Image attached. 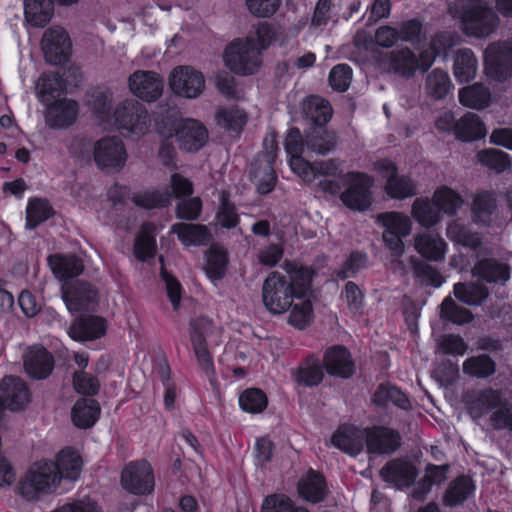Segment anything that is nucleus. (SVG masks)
Segmentation results:
<instances>
[{
    "label": "nucleus",
    "mask_w": 512,
    "mask_h": 512,
    "mask_svg": "<svg viewBox=\"0 0 512 512\" xmlns=\"http://www.w3.org/2000/svg\"><path fill=\"white\" fill-rule=\"evenodd\" d=\"M54 462H35L21 477L16 493L26 501H37L42 496L52 494L61 483V476Z\"/></svg>",
    "instance_id": "1"
},
{
    "label": "nucleus",
    "mask_w": 512,
    "mask_h": 512,
    "mask_svg": "<svg viewBox=\"0 0 512 512\" xmlns=\"http://www.w3.org/2000/svg\"><path fill=\"white\" fill-rule=\"evenodd\" d=\"M462 32L469 37L485 38L498 27L500 19L489 6L475 3L462 5L458 12Z\"/></svg>",
    "instance_id": "2"
},
{
    "label": "nucleus",
    "mask_w": 512,
    "mask_h": 512,
    "mask_svg": "<svg viewBox=\"0 0 512 512\" xmlns=\"http://www.w3.org/2000/svg\"><path fill=\"white\" fill-rule=\"evenodd\" d=\"M262 299L265 307L273 314L288 311L294 299H298L296 291L288 283V279L280 272L268 274L262 287Z\"/></svg>",
    "instance_id": "3"
},
{
    "label": "nucleus",
    "mask_w": 512,
    "mask_h": 512,
    "mask_svg": "<svg viewBox=\"0 0 512 512\" xmlns=\"http://www.w3.org/2000/svg\"><path fill=\"white\" fill-rule=\"evenodd\" d=\"M345 178L346 189L339 196L342 204L351 211L368 210L373 202V177L365 172L352 171L348 172Z\"/></svg>",
    "instance_id": "4"
},
{
    "label": "nucleus",
    "mask_w": 512,
    "mask_h": 512,
    "mask_svg": "<svg viewBox=\"0 0 512 512\" xmlns=\"http://www.w3.org/2000/svg\"><path fill=\"white\" fill-rule=\"evenodd\" d=\"M224 62L232 72L238 75L246 76L257 72L261 62L254 40L251 38L233 40L225 48Z\"/></svg>",
    "instance_id": "5"
},
{
    "label": "nucleus",
    "mask_w": 512,
    "mask_h": 512,
    "mask_svg": "<svg viewBox=\"0 0 512 512\" xmlns=\"http://www.w3.org/2000/svg\"><path fill=\"white\" fill-rule=\"evenodd\" d=\"M117 129L124 135H144L149 128L150 118L144 106L135 99H126L114 110Z\"/></svg>",
    "instance_id": "6"
},
{
    "label": "nucleus",
    "mask_w": 512,
    "mask_h": 512,
    "mask_svg": "<svg viewBox=\"0 0 512 512\" xmlns=\"http://www.w3.org/2000/svg\"><path fill=\"white\" fill-rule=\"evenodd\" d=\"M377 221L383 226V241L392 252L391 256H402L404 253L403 239L412 229L410 218L402 212L389 211L378 214Z\"/></svg>",
    "instance_id": "7"
},
{
    "label": "nucleus",
    "mask_w": 512,
    "mask_h": 512,
    "mask_svg": "<svg viewBox=\"0 0 512 512\" xmlns=\"http://www.w3.org/2000/svg\"><path fill=\"white\" fill-rule=\"evenodd\" d=\"M364 445L370 455H392L402 445L400 432L386 425H372L363 428Z\"/></svg>",
    "instance_id": "8"
},
{
    "label": "nucleus",
    "mask_w": 512,
    "mask_h": 512,
    "mask_svg": "<svg viewBox=\"0 0 512 512\" xmlns=\"http://www.w3.org/2000/svg\"><path fill=\"white\" fill-rule=\"evenodd\" d=\"M486 75L498 82L512 77V46L507 42H494L484 52Z\"/></svg>",
    "instance_id": "9"
},
{
    "label": "nucleus",
    "mask_w": 512,
    "mask_h": 512,
    "mask_svg": "<svg viewBox=\"0 0 512 512\" xmlns=\"http://www.w3.org/2000/svg\"><path fill=\"white\" fill-rule=\"evenodd\" d=\"M62 299L71 313L94 310L99 302V291L86 281L65 282L61 288Z\"/></svg>",
    "instance_id": "10"
},
{
    "label": "nucleus",
    "mask_w": 512,
    "mask_h": 512,
    "mask_svg": "<svg viewBox=\"0 0 512 512\" xmlns=\"http://www.w3.org/2000/svg\"><path fill=\"white\" fill-rule=\"evenodd\" d=\"M175 138L180 150L197 153L207 144L209 133L199 120L183 118L176 124Z\"/></svg>",
    "instance_id": "11"
},
{
    "label": "nucleus",
    "mask_w": 512,
    "mask_h": 512,
    "mask_svg": "<svg viewBox=\"0 0 512 512\" xmlns=\"http://www.w3.org/2000/svg\"><path fill=\"white\" fill-rule=\"evenodd\" d=\"M41 47L45 60L52 65L66 62L70 56L72 44L67 32L60 26H52L45 30Z\"/></svg>",
    "instance_id": "12"
},
{
    "label": "nucleus",
    "mask_w": 512,
    "mask_h": 512,
    "mask_svg": "<svg viewBox=\"0 0 512 512\" xmlns=\"http://www.w3.org/2000/svg\"><path fill=\"white\" fill-rule=\"evenodd\" d=\"M418 474L416 465L406 457L391 459L380 470L382 480L397 489L414 486Z\"/></svg>",
    "instance_id": "13"
},
{
    "label": "nucleus",
    "mask_w": 512,
    "mask_h": 512,
    "mask_svg": "<svg viewBox=\"0 0 512 512\" xmlns=\"http://www.w3.org/2000/svg\"><path fill=\"white\" fill-rule=\"evenodd\" d=\"M123 488L136 495L150 493L154 488V475L147 461L129 463L121 474Z\"/></svg>",
    "instance_id": "14"
},
{
    "label": "nucleus",
    "mask_w": 512,
    "mask_h": 512,
    "mask_svg": "<svg viewBox=\"0 0 512 512\" xmlns=\"http://www.w3.org/2000/svg\"><path fill=\"white\" fill-rule=\"evenodd\" d=\"M169 85L178 96L196 98L205 88V79L200 71L190 66H179L172 71Z\"/></svg>",
    "instance_id": "15"
},
{
    "label": "nucleus",
    "mask_w": 512,
    "mask_h": 512,
    "mask_svg": "<svg viewBox=\"0 0 512 512\" xmlns=\"http://www.w3.org/2000/svg\"><path fill=\"white\" fill-rule=\"evenodd\" d=\"M94 161L104 169H121L126 163V151L123 142L117 137H104L94 144Z\"/></svg>",
    "instance_id": "16"
},
{
    "label": "nucleus",
    "mask_w": 512,
    "mask_h": 512,
    "mask_svg": "<svg viewBox=\"0 0 512 512\" xmlns=\"http://www.w3.org/2000/svg\"><path fill=\"white\" fill-rule=\"evenodd\" d=\"M322 365L332 377L349 379L356 372L352 354L344 345H332L323 354Z\"/></svg>",
    "instance_id": "17"
},
{
    "label": "nucleus",
    "mask_w": 512,
    "mask_h": 512,
    "mask_svg": "<svg viewBox=\"0 0 512 512\" xmlns=\"http://www.w3.org/2000/svg\"><path fill=\"white\" fill-rule=\"evenodd\" d=\"M463 401L472 416L482 417L504 404V396L501 390L487 387L466 391L463 395Z\"/></svg>",
    "instance_id": "18"
},
{
    "label": "nucleus",
    "mask_w": 512,
    "mask_h": 512,
    "mask_svg": "<svg viewBox=\"0 0 512 512\" xmlns=\"http://www.w3.org/2000/svg\"><path fill=\"white\" fill-rule=\"evenodd\" d=\"M207 321L203 318L194 319L190 322V341L201 370L207 375L215 374L213 357L208 349L206 333Z\"/></svg>",
    "instance_id": "19"
},
{
    "label": "nucleus",
    "mask_w": 512,
    "mask_h": 512,
    "mask_svg": "<svg viewBox=\"0 0 512 512\" xmlns=\"http://www.w3.org/2000/svg\"><path fill=\"white\" fill-rule=\"evenodd\" d=\"M296 489L299 497L311 504L322 503L329 495V488L325 476L313 468H309L306 473L301 476L297 482Z\"/></svg>",
    "instance_id": "20"
},
{
    "label": "nucleus",
    "mask_w": 512,
    "mask_h": 512,
    "mask_svg": "<svg viewBox=\"0 0 512 512\" xmlns=\"http://www.w3.org/2000/svg\"><path fill=\"white\" fill-rule=\"evenodd\" d=\"M291 378L299 387L313 388L319 386L324 379L322 361L316 353H310L292 369Z\"/></svg>",
    "instance_id": "21"
},
{
    "label": "nucleus",
    "mask_w": 512,
    "mask_h": 512,
    "mask_svg": "<svg viewBox=\"0 0 512 512\" xmlns=\"http://www.w3.org/2000/svg\"><path fill=\"white\" fill-rule=\"evenodd\" d=\"M0 401L6 409L18 411L30 402V392L23 380L15 376H7L0 382Z\"/></svg>",
    "instance_id": "22"
},
{
    "label": "nucleus",
    "mask_w": 512,
    "mask_h": 512,
    "mask_svg": "<svg viewBox=\"0 0 512 512\" xmlns=\"http://www.w3.org/2000/svg\"><path fill=\"white\" fill-rule=\"evenodd\" d=\"M276 151L277 143L275 140H272L271 150L267 151L264 155V163L258 167H253L251 171V179L255 183L257 192L260 195L271 193L278 181L275 171Z\"/></svg>",
    "instance_id": "23"
},
{
    "label": "nucleus",
    "mask_w": 512,
    "mask_h": 512,
    "mask_svg": "<svg viewBox=\"0 0 512 512\" xmlns=\"http://www.w3.org/2000/svg\"><path fill=\"white\" fill-rule=\"evenodd\" d=\"M475 492L476 484L472 477L460 474L448 483L442 496V504L447 508L462 506L475 496Z\"/></svg>",
    "instance_id": "24"
},
{
    "label": "nucleus",
    "mask_w": 512,
    "mask_h": 512,
    "mask_svg": "<svg viewBox=\"0 0 512 512\" xmlns=\"http://www.w3.org/2000/svg\"><path fill=\"white\" fill-rule=\"evenodd\" d=\"M130 91L146 102H154L160 97V80L156 72L137 70L128 78Z\"/></svg>",
    "instance_id": "25"
},
{
    "label": "nucleus",
    "mask_w": 512,
    "mask_h": 512,
    "mask_svg": "<svg viewBox=\"0 0 512 512\" xmlns=\"http://www.w3.org/2000/svg\"><path fill=\"white\" fill-rule=\"evenodd\" d=\"M23 363L26 372L35 379L47 378L54 368L53 356L39 345L26 349L23 354Z\"/></svg>",
    "instance_id": "26"
},
{
    "label": "nucleus",
    "mask_w": 512,
    "mask_h": 512,
    "mask_svg": "<svg viewBox=\"0 0 512 512\" xmlns=\"http://www.w3.org/2000/svg\"><path fill=\"white\" fill-rule=\"evenodd\" d=\"M330 443L333 447L351 457H357L364 449L360 430L352 424L339 425L332 433Z\"/></svg>",
    "instance_id": "27"
},
{
    "label": "nucleus",
    "mask_w": 512,
    "mask_h": 512,
    "mask_svg": "<svg viewBox=\"0 0 512 512\" xmlns=\"http://www.w3.org/2000/svg\"><path fill=\"white\" fill-rule=\"evenodd\" d=\"M47 105L45 121L50 128H66L75 122L79 111L76 101L61 99Z\"/></svg>",
    "instance_id": "28"
},
{
    "label": "nucleus",
    "mask_w": 512,
    "mask_h": 512,
    "mask_svg": "<svg viewBox=\"0 0 512 512\" xmlns=\"http://www.w3.org/2000/svg\"><path fill=\"white\" fill-rule=\"evenodd\" d=\"M171 233L187 247L208 246L213 240V234L205 224L177 222L171 226Z\"/></svg>",
    "instance_id": "29"
},
{
    "label": "nucleus",
    "mask_w": 512,
    "mask_h": 512,
    "mask_svg": "<svg viewBox=\"0 0 512 512\" xmlns=\"http://www.w3.org/2000/svg\"><path fill=\"white\" fill-rule=\"evenodd\" d=\"M303 117L311 127H326L333 110L330 102L318 95L308 96L302 103Z\"/></svg>",
    "instance_id": "30"
},
{
    "label": "nucleus",
    "mask_w": 512,
    "mask_h": 512,
    "mask_svg": "<svg viewBox=\"0 0 512 512\" xmlns=\"http://www.w3.org/2000/svg\"><path fill=\"white\" fill-rule=\"evenodd\" d=\"M106 332L104 318L94 315L76 319L69 328V336L76 341H90L102 337Z\"/></svg>",
    "instance_id": "31"
},
{
    "label": "nucleus",
    "mask_w": 512,
    "mask_h": 512,
    "mask_svg": "<svg viewBox=\"0 0 512 512\" xmlns=\"http://www.w3.org/2000/svg\"><path fill=\"white\" fill-rule=\"evenodd\" d=\"M373 405L379 408L387 407L391 402L397 408L408 411L412 408L411 401L406 392L389 382L380 383L371 396Z\"/></svg>",
    "instance_id": "32"
},
{
    "label": "nucleus",
    "mask_w": 512,
    "mask_h": 512,
    "mask_svg": "<svg viewBox=\"0 0 512 512\" xmlns=\"http://www.w3.org/2000/svg\"><path fill=\"white\" fill-rule=\"evenodd\" d=\"M284 269L288 274V283L296 291L298 299H304L311 290L314 271L289 258H285Z\"/></svg>",
    "instance_id": "33"
},
{
    "label": "nucleus",
    "mask_w": 512,
    "mask_h": 512,
    "mask_svg": "<svg viewBox=\"0 0 512 512\" xmlns=\"http://www.w3.org/2000/svg\"><path fill=\"white\" fill-rule=\"evenodd\" d=\"M472 274L487 283H505L510 278V266L495 261L496 258H479Z\"/></svg>",
    "instance_id": "34"
},
{
    "label": "nucleus",
    "mask_w": 512,
    "mask_h": 512,
    "mask_svg": "<svg viewBox=\"0 0 512 512\" xmlns=\"http://www.w3.org/2000/svg\"><path fill=\"white\" fill-rule=\"evenodd\" d=\"M454 134L462 142H472L483 139L487 130L484 122L477 114L467 112L455 122Z\"/></svg>",
    "instance_id": "35"
},
{
    "label": "nucleus",
    "mask_w": 512,
    "mask_h": 512,
    "mask_svg": "<svg viewBox=\"0 0 512 512\" xmlns=\"http://www.w3.org/2000/svg\"><path fill=\"white\" fill-rule=\"evenodd\" d=\"M389 69L399 76L410 78L418 70L417 55L409 48L402 47L387 54Z\"/></svg>",
    "instance_id": "36"
},
{
    "label": "nucleus",
    "mask_w": 512,
    "mask_h": 512,
    "mask_svg": "<svg viewBox=\"0 0 512 512\" xmlns=\"http://www.w3.org/2000/svg\"><path fill=\"white\" fill-rule=\"evenodd\" d=\"M99 403L90 398L79 399L71 411L72 421L78 428L86 429L92 427L100 415Z\"/></svg>",
    "instance_id": "37"
},
{
    "label": "nucleus",
    "mask_w": 512,
    "mask_h": 512,
    "mask_svg": "<svg viewBox=\"0 0 512 512\" xmlns=\"http://www.w3.org/2000/svg\"><path fill=\"white\" fill-rule=\"evenodd\" d=\"M61 480L76 481L81 473L83 461L79 453L71 448L62 449L54 462Z\"/></svg>",
    "instance_id": "38"
},
{
    "label": "nucleus",
    "mask_w": 512,
    "mask_h": 512,
    "mask_svg": "<svg viewBox=\"0 0 512 512\" xmlns=\"http://www.w3.org/2000/svg\"><path fill=\"white\" fill-rule=\"evenodd\" d=\"M477 58L470 48L459 49L454 56L453 73L460 83L470 82L477 72Z\"/></svg>",
    "instance_id": "39"
},
{
    "label": "nucleus",
    "mask_w": 512,
    "mask_h": 512,
    "mask_svg": "<svg viewBox=\"0 0 512 512\" xmlns=\"http://www.w3.org/2000/svg\"><path fill=\"white\" fill-rule=\"evenodd\" d=\"M458 98L463 106L482 110L490 105L491 92L484 84L474 83L461 88L458 93Z\"/></svg>",
    "instance_id": "40"
},
{
    "label": "nucleus",
    "mask_w": 512,
    "mask_h": 512,
    "mask_svg": "<svg viewBox=\"0 0 512 512\" xmlns=\"http://www.w3.org/2000/svg\"><path fill=\"white\" fill-rule=\"evenodd\" d=\"M247 121L246 112L237 106L221 107L215 113L217 126L227 132L240 134Z\"/></svg>",
    "instance_id": "41"
},
{
    "label": "nucleus",
    "mask_w": 512,
    "mask_h": 512,
    "mask_svg": "<svg viewBox=\"0 0 512 512\" xmlns=\"http://www.w3.org/2000/svg\"><path fill=\"white\" fill-rule=\"evenodd\" d=\"M64 90L65 82L56 72H45L36 82V94L44 104L52 102Z\"/></svg>",
    "instance_id": "42"
},
{
    "label": "nucleus",
    "mask_w": 512,
    "mask_h": 512,
    "mask_svg": "<svg viewBox=\"0 0 512 512\" xmlns=\"http://www.w3.org/2000/svg\"><path fill=\"white\" fill-rule=\"evenodd\" d=\"M497 209V197L492 190L478 191L472 202V214L475 222L487 224Z\"/></svg>",
    "instance_id": "43"
},
{
    "label": "nucleus",
    "mask_w": 512,
    "mask_h": 512,
    "mask_svg": "<svg viewBox=\"0 0 512 512\" xmlns=\"http://www.w3.org/2000/svg\"><path fill=\"white\" fill-rule=\"evenodd\" d=\"M53 13V0H24L25 18L32 26H45L51 20Z\"/></svg>",
    "instance_id": "44"
},
{
    "label": "nucleus",
    "mask_w": 512,
    "mask_h": 512,
    "mask_svg": "<svg viewBox=\"0 0 512 512\" xmlns=\"http://www.w3.org/2000/svg\"><path fill=\"white\" fill-rule=\"evenodd\" d=\"M215 225L221 229L232 230L239 226L240 215L236 205L230 200L228 192H222L219 197V205L214 217Z\"/></svg>",
    "instance_id": "45"
},
{
    "label": "nucleus",
    "mask_w": 512,
    "mask_h": 512,
    "mask_svg": "<svg viewBox=\"0 0 512 512\" xmlns=\"http://www.w3.org/2000/svg\"><path fill=\"white\" fill-rule=\"evenodd\" d=\"M336 142L335 133L326 127H311L306 133V148L320 155L328 154L335 148Z\"/></svg>",
    "instance_id": "46"
},
{
    "label": "nucleus",
    "mask_w": 512,
    "mask_h": 512,
    "mask_svg": "<svg viewBox=\"0 0 512 512\" xmlns=\"http://www.w3.org/2000/svg\"><path fill=\"white\" fill-rule=\"evenodd\" d=\"M463 373L477 379H486L496 372V362L488 354L466 358L462 365Z\"/></svg>",
    "instance_id": "47"
},
{
    "label": "nucleus",
    "mask_w": 512,
    "mask_h": 512,
    "mask_svg": "<svg viewBox=\"0 0 512 512\" xmlns=\"http://www.w3.org/2000/svg\"><path fill=\"white\" fill-rule=\"evenodd\" d=\"M240 409L248 414H260L269 404V399L264 390L258 387L244 389L238 397Z\"/></svg>",
    "instance_id": "48"
},
{
    "label": "nucleus",
    "mask_w": 512,
    "mask_h": 512,
    "mask_svg": "<svg viewBox=\"0 0 512 512\" xmlns=\"http://www.w3.org/2000/svg\"><path fill=\"white\" fill-rule=\"evenodd\" d=\"M454 296L469 306L481 305L489 296L486 286L473 282H458L453 286Z\"/></svg>",
    "instance_id": "49"
},
{
    "label": "nucleus",
    "mask_w": 512,
    "mask_h": 512,
    "mask_svg": "<svg viewBox=\"0 0 512 512\" xmlns=\"http://www.w3.org/2000/svg\"><path fill=\"white\" fill-rule=\"evenodd\" d=\"M384 192L390 199L405 200L418 194V188L409 175H397L388 179L384 185Z\"/></svg>",
    "instance_id": "50"
},
{
    "label": "nucleus",
    "mask_w": 512,
    "mask_h": 512,
    "mask_svg": "<svg viewBox=\"0 0 512 512\" xmlns=\"http://www.w3.org/2000/svg\"><path fill=\"white\" fill-rule=\"evenodd\" d=\"M477 162L496 173H503L511 168V156L496 148H484L476 154Z\"/></svg>",
    "instance_id": "51"
},
{
    "label": "nucleus",
    "mask_w": 512,
    "mask_h": 512,
    "mask_svg": "<svg viewBox=\"0 0 512 512\" xmlns=\"http://www.w3.org/2000/svg\"><path fill=\"white\" fill-rule=\"evenodd\" d=\"M411 215L421 226L430 228L440 220V212L437 206L429 198H417L411 207Z\"/></svg>",
    "instance_id": "52"
},
{
    "label": "nucleus",
    "mask_w": 512,
    "mask_h": 512,
    "mask_svg": "<svg viewBox=\"0 0 512 512\" xmlns=\"http://www.w3.org/2000/svg\"><path fill=\"white\" fill-rule=\"evenodd\" d=\"M452 88L453 84L446 71L436 68L427 75L426 90L431 98L442 100L446 98Z\"/></svg>",
    "instance_id": "53"
},
{
    "label": "nucleus",
    "mask_w": 512,
    "mask_h": 512,
    "mask_svg": "<svg viewBox=\"0 0 512 512\" xmlns=\"http://www.w3.org/2000/svg\"><path fill=\"white\" fill-rule=\"evenodd\" d=\"M410 259L412 260L414 277L421 285L439 288L445 282V277L432 265L419 258Z\"/></svg>",
    "instance_id": "54"
},
{
    "label": "nucleus",
    "mask_w": 512,
    "mask_h": 512,
    "mask_svg": "<svg viewBox=\"0 0 512 512\" xmlns=\"http://www.w3.org/2000/svg\"><path fill=\"white\" fill-rule=\"evenodd\" d=\"M433 200L439 212L449 216L456 215L463 204L461 195L447 186L438 188L433 195Z\"/></svg>",
    "instance_id": "55"
},
{
    "label": "nucleus",
    "mask_w": 512,
    "mask_h": 512,
    "mask_svg": "<svg viewBox=\"0 0 512 512\" xmlns=\"http://www.w3.org/2000/svg\"><path fill=\"white\" fill-rule=\"evenodd\" d=\"M440 317L444 321L457 325L468 324L474 319V315L469 309L456 304L450 296L444 298L440 305Z\"/></svg>",
    "instance_id": "56"
},
{
    "label": "nucleus",
    "mask_w": 512,
    "mask_h": 512,
    "mask_svg": "<svg viewBox=\"0 0 512 512\" xmlns=\"http://www.w3.org/2000/svg\"><path fill=\"white\" fill-rule=\"evenodd\" d=\"M157 227L152 223H144L138 232L134 244V256H154L157 250Z\"/></svg>",
    "instance_id": "57"
},
{
    "label": "nucleus",
    "mask_w": 512,
    "mask_h": 512,
    "mask_svg": "<svg viewBox=\"0 0 512 512\" xmlns=\"http://www.w3.org/2000/svg\"><path fill=\"white\" fill-rule=\"evenodd\" d=\"M54 275L60 280H67L80 275L84 265L81 258H47Z\"/></svg>",
    "instance_id": "58"
},
{
    "label": "nucleus",
    "mask_w": 512,
    "mask_h": 512,
    "mask_svg": "<svg viewBox=\"0 0 512 512\" xmlns=\"http://www.w3.org/2000/svg\"><path fill=\"white\" fill-rule=\"evenodd\" d=\"M260 512H310L304 506H296L293 500L284 493L267 495L262 502Z\"/></svg>",
    "instance_id": "59"
},
{
    "label": "nucleus",
    "mask_w": 512,
    "mask_h": 512,
    "mask_svg": "<svg viewBox=\"0 0 512 512\" xmlns=\"http://www.w3.org/2000/svg\"><path fill=\"white\" fill-rule=\"evenodd\" d=\"M414 247L420 256H444L447 244L440 237L420 234L415 237Z\"/></svg>",
    "instance_id": "60"
},
{
    "label": "nucleus",
    "mask_w": 512,
    "mask_h": 512,
    "mask_svg": "<svg viewBox=\"0 0 512 512\" xmlns=\"http://www.w3.org/2000/svg\"><path fill=\"white\" fill-rule=\"evenodd\" d=\"M203 210V202L199 196L178 199L175 205L176 218L184 221H196Z\"/></svg>",
    "instance_id": "61"
},
{
    "label": "nucleus",
    "mask_w": 512,
    "mask_h": 512,
    "mask_svg": "<svg viewBox=\"0 0 512 512\" xmlns=\"http://www.w3.org/2000/svg\"><path fill=\"white\" fill-rule=\"evenodd\" d=\"M170 368L167 362L162 361V386L164 387L163 404L165 409L173 412L179 410L177 399L181 395V388L170 379Z\"/></svg>",
    "instance_id": "62"
},
{
    "label": "nucleus",
    "mask_w": 512,
    "mask_h": 512,
    "mask_svg": "<svg viewBox=\"0 0 512 512\" xmlns=\"http://www.w3.org/2000/svg\"><path fill=\"white\" fill-rule=\"evenodd\" d=\"M26 228L34 229L52 215V207L41 199L31 200L26 210Z\"/></svg>",
    "instance_id": "63"
},
{
    "label": "nucleus",
    "mask_w": 512,
    "mask_h": 512,
    "mask_svg": "<svg viewBox=\"0 0 512 512\" xmlns=\"http://www.w3.org/2000/svg\"><path fill=\"white\" fill-rule=\"evenodd\" d=\"M86 105L100 117L107 116L112 106V95L107 91L92 89L86 94Z\"/></svg>",
    "instance_id": "64"
}]
</instances>
